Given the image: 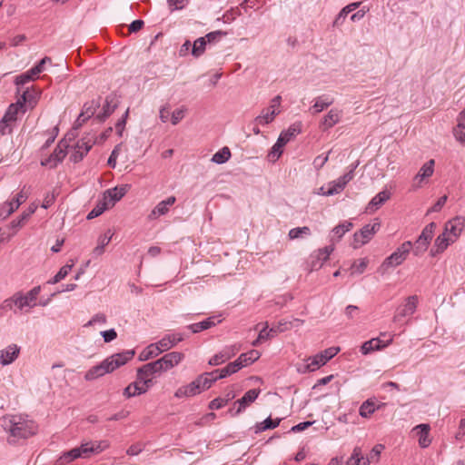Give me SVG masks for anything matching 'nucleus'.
I'll return each instance as SVG.
<instances>
[{
  "label": "nucleus",
  "instance_id": "1",
  "mask_svg": "<svg viewBox=\"0 0 465 465\" xmlns=\"http://www.w3.org/2000/svg\"><path fill=\"white\" fill-rule=\"evenodd\" d=\"M2 427L10 433V444L18 439H27L36 432L35 423L23 415H8L2 419Z\"/></svg>",
  "mask_w": 465,
  "mask_h": 465
},
{
  "label": "nucleus",
  "instance_id": "2",
  "mask_svg": "<svg viewBox=\"0 0 465 465\" xmlns=\"http://www.w3.org/2000/svg\"><path fill=\"white\" fill-rule=\"evenodd\" d=\"M134 356V351L132 350L113 354L104 359L100 364L89 369L84 375V379L85 381H90L96 380L106 373H111L117 368L124 365L128 361L132 360Z\"/></svg>",
  "mask_w": 465,
  "mask_h": 465
},
{
  "label": "nucleus",
  "instance_id": "3",
  "mask_svg": "<svg viewBox=\"0 0 465 465\" xmlns=\"http://www.w3.org/2000/svg\"><path fill=\"white\" fill-rule=\"evenodd\" d=\"M340 351L339 347H330L320 353L307 359L305 363L300 364L297 368L299 372L314 371L325 365Z\"/></svg>",
  "mask_w": 465,
  "mask_h": 465
},
{
  "label": "nucleus",
  "instance_id": "4",
  "mask_svg": "<svg viewBox=\"0 0 465 465\" xmlns=\"http://www.w3.org/2000/svg\"><path fill=\"white\" fill-rule=\"evenodd\" d=\"M412 248V243L410 241L404 242L400 247L396 249L389 257H387L378 269V272L385 274L391 267L401 265L407 258Z\"/></svg>",
  "mask_w": 465,
  "mask_h": 465
},
{
  "label": "nucleus",
  "instance_id": "5",
  "mask_svg": "<svg viewBox=\"0 0 465 465\" xmlns=\"http://www.w3.org/2000/svg\"><path fill=\"white\" fill-rule=\"evenodd\" d=\"M300 133V124H295L291 125L287 130L282 131L268 153L269 160L271 162H276L282 153V147Z\"/></svg>",
  "mask_w": 465,
  "mask_h": 465
},
{
  "label": "nucleus",
  "instance_id": "6",
  "mask_svg": "<svg viewBox=\"0 0 465 465\" xmlns=\"http://www.w3.org/2000/svg\"><path fill=\"white\" fill-rule=\"evenodd\" d=\"M381 223L376 220L373 223L364 225L359 232L353 234L352 247L358 249L369 242L374 234L380 230Z\"/></svg>",
  "mask_w": 465,
  "mask_h": 465
},
{
  "label": "nucleus",
  "instance_id": "7",
  "mask_svg": "<svg viewBox=\"0 0 465 465\" xmlns=\"http://www.w3.org/2000/svg\"><path fill=\"white\" fill-rule=\"evenodd\" d=\"M357 165L351 166V170L347 172L342 176L339 177L337 180L330 182L328 183V189L324 193L326 196H331L334 194L340 193L347 185V183L351 181L354 177V170Z\"/></svg>",
  "mask_w": 465,
  "mask_h": 465
},
{
  "label": "nucleus",
  "instance_id": "8",
  "mask_svg": "<svg viewBox=\"0 0 465 465\" xmlns=\"http://www.w3.org/2000/svg\"><path fill=\"white\" fill-rule=\"evenodd\" d=\"M41 288L40 286H35L25 294L22 292L15 293L16 298V307L23 311L25 307L33 308L36 305V299L38 294L40 293Z\"/></svg>",
  "mask_w": 465,
  "mask_h": 465
},
{
  "label": "nucleus",
  "instance_id": "9",
  "mask_svg": "<svg viewBox=\"0 0 465 465\" xmlns=\"http://www.w3.org/2000/svg\"><path fill=\"white\" fill-rule=\"evenodd\" d=\"M159 372H162L161 368L157 361H154L143 365L141 368L137 370V379L139 382L149 384L151 386L153 381L149 377L153 374Z\"/></svg>",
  "mask_w": 465,
  "mask_h": 465
},
{
  "label": "nucleus",
  "instance_id": "10",
  "mask_svg": "<svg viewBox=\"0 0 465 465\" xmlns=\"http://www.w3.org/2000/svg\"><path fill=\"white\" fill-rule=\"evenodd\" d=\"M417 303L418 297L416 295L409 296L405 303L397 308L393 317L394 322H400L402 318L412 315L416 311Z\"/></svg>",
  "mask_w": 465,
  "mask_h": 465
},
{
  "label": "nucleus",
  "instance_id": "11",
  "mask_svg": "<svg viewBox=\"0 0 465 465\" xmlns=\"http://www.w3.org/2000/svg\"><path fill=\"white\" fill-rule=\"evenodd\" d=\"M26 199L27 195L21 191L16 194L13 201L5 203L0 212V219L5 220L9 217L23 203L26 201Z\"/></svg>",
  "mask_w": 465,
  "mask_h": 465
},
{
  "label": "nucleus",
  "instance_id": "12",
  "mask_svg": "<svg viewBox=\"0 0 465 465\" xmlns=\"http://www.w3.org/2000/svg\"><path fill=\"white\" fill-rule=\"evenodd\" d=\"M465 226V220L462 217H455L445 224L444 232L449 240L456 241Z\"/></svg>",
  "mask_w": 465,
  "mask_h": 465
},
{
  "label": "nucleus",
  "instance_id": "13",
  "mask_svg": "<svg viewBox=\"0 0 465 465\" xmlns=\"http://www.w3.org/2000/svg\"><path fill=\"white\" fill-rule=\"evenodd\" d=\"M184 355L179 351H172L164 354L162 358L156 360L162 371H167L168 370L178 365Z\"/></svg>",
  "mask_w": 465,
  "mask_h": 465
},
{
  "label": "nucleus",
  "instance_id": "14",
  "mask_svg": "<svg viewBox=\"0 0 465 465\" xmlns=\"http://www.w3.org/2000/svg\"><path fill=\"white\" fill-rule=\"evenodd\" d=\"M69 143H66V139H62L54 149V153L45 161L42 162L43 165L49 164L51 167H55L58 163L62 162L66 155V149L69 147Z\"/></svg>",
  "mask_w": 465,
  "mask_h": 465
},
{
  "label": "nucleus",
  "instance_id": "15",
  "mask_svg": "<svg viewBox=\"0 0 465 465\" xmlns=\"http://www.w3.org/2000/svg\"><path fill=\"white\" fill-rule=\"evenodd\" d=\"M94 143V142L91 138L87 140L85 138L79 140L75 145L74 153L70 156L71 161L74 163L82 161L84 155H86L93 147Z\"/></svg>",
  "mask_w": 465,
  "mask_h": 465
},
{
  "label": "nucleus",
  "instance_id": "16",
  "mask_svg": "<svg viewBox=\"0 0 465 465\" xmlns=\"http://www.w3.org/2000/svg\"><path fill=\"white\" fill-rule=\"evenodd\" d=\"M261 391L259 389L249 390L245 394L234 402L237 405V409L233 415H238L244 411L251 403H252L259 396Z\"/></svg>",
  "mask_w": 465,
  "mask_h": 465
},
{
  "label": "nucleus",
  "instance_id": "17",
  "mask_svg": "<svg viewBox=\"0 0 465 465\" xmlns=\"http://www.w3.org/2000/svg\"><path fill=\"white\" fill-rule=\"evenodd\" d=\"M118 106V99L116 94H110L105 97L104 104L102 108V112L97 114L99 121L104 122L109 117Z\"/></svg>",
  "mask_w": 465,
  "mask_h": 465
},
{
  "label": "nucleus",
  "instance_id": "18",
  "mask_svg": "<svg viewBox=\"0 0 465 465\" xmlns=\"http://www.w3.org/2000/svg\"><path fill=\"white\" fill-rule=\"evenodd\" d=\"M176 202V198L174 196H169L167 199L161 201L157 203V205L152 210L148 218L157 219L162 215H165L169 212V208L173 205Z\"/></svg>",
  "mask_w": 465,
  "mask_h": 465
},
{
  "label": "nucleus",
  "instance_id": "19",
  "mask_svg": "<svg viewBox=\"0 0 465 465\" xmlns=\"http://www.w3.org/2000/svg\"><path fill=\"white\" fill-rule=\"evenodd\" d=\"M20 348L15 344L8 345L0 351V363L3 366L11 364L19 355Z\"/></svg>",
  "mask_w": 465,
  "mask_h": 465
},
{
  "label": "nucleus",
  "instance_id": "20",
  "mask_svg": "<svg viewBox=\"0 0 465 465\" xmlns=\"http://www.w3.org/2000/svg\"><path fill=\"white\" fill-rule=\"evenodd\" d=\"M127 185L123 187H114L108 189L104 193L103 198L108 202L109 207L114 206L116 202L121 200L127 193Z\"/></svg>",
  "mask_w": 465,
  "mask_h": 465
},
{
  "label": "nucleus",
  "instance_id": "21",
  "mask_svg": "<svg viewBox=\"0 0 465 465\" xmlns=\"http://www.w3.org/2000/svg\"><path fill=\"white\" fill-rule=\"evenodd\" d=\"M341 118V111L337 108L331 109L323 117L321 127L323 131L329 130L340 122Z\"/></svg>",
  "mask_w": 465,
  "mask_h": 465
},
{
  "label": "nucleus",
  "instance_id": "22",
  "mask_svg": "<svg viewBox=\"0 0 465 465\" xmlns=\"http://www.w3.org/2000/svg\"><path fill=\"white\" fill-rule=\"evenodd\" d=\"M150 388L149 384L139 382L138 379L134 382L130 383L124 391V395L127 398H131L136 395L145 393Z\"/></svg>",
  "mask_w": 465,
  "mask_h": 465
},
{
  "label": "nucleus",
  "instance_id": "23",
  "mask_svg": "<svg viewBox=\"0 0 465 465\" xmlns=\"http://www.w3.org/2000/svg\"><path fill=\"white\" fill-rule=\"evenodd\" d=\"M201 387L196 379L186 386L180 387L174 393L176 398L192 397L201 392Z\"/></svg>",
  "mask_w": 465,
  "mask_h": 465
},
{
  "label": "nucleus",
  "instance_id": "24",
  "mask_svg": "<svg viewBox=\"0 0 465 465\" xmlns=\"http://www.w3.org/2000/svg\"><path fill=\"white\" fill-rule=\"evenodd\" d=\"M390 193L386 190L376 194L366 207V212L371 213L378 210L387 200L390 199Z\"/></svg>",
  "mask_w": 465,
  "mask_h": 465
},
{
  "label": "nucleus",
  "instance_id": "25",
  "mask_svg": "<svg viewBox=\"0 0 465 465\" xmlns=\"http://www.w3.org/2000/svg\"><path fill=\"white\" fill-rule=\"evenodd\" d=\"M37 209V205L31 203L29 207L22 213V214L15 220H13L10 223L11 228L19 229L24 226L27 219L35 213Z\"/></svg>",
  "mask_w": 465,
  "mask_h": 465
},
{
  "label": "nucleus",
  "instance_id": "26",
  "mask_svg": "<svg viewBox=\"0 0 465 465\" xmlns=\"http://www.w3.org/2000/svg\"><path fill=\"white\" fill-rule=\"evenodd\" d=\"M215 319L216 318L214 316L209 317L200 322L188 325L187 329H189L193 333L201 332L215 326L217 322H220V321L216 322Z\"/></svg>",
  "mask_w": 465,
  "mask_h": 465
},
{
  "label": "nucleus",
  "instance_id": "27",
  "mask_svg": "<svg viewBox=\"0 0 465 465\" xmlns=\"http://www.w3.org/2000/svg\"><path fill=\"white\" fill-rule=\"evenodd\" d=\"M452 242H454V241L449 240V236L443 232L435 240L434 247L430 250V254L435 256L442 252Z\"/></svg>",
  "mask_w": 465,
  "mask_h": 465
},
{
  "label": "nucleus",
  "instance_id": "28",
  "mask_svg": "<svg viewBox=\"0 0 465 465\" xmlns=\"http://www.w3.org/2000/svg\"><path fill=\"white\" fill-rule=\"evenodd\" d=\"M430 429L429 424H420L414 428L419 436V444L421 448H427L431 442L429 438Z\"/></svg>",
  "mask_w": 465,
  "mask_h": 465
},
{
  "label": "nucleus",
  "instance_id": "29",
  "mask_svg": "<svg viewBox=\"0 0 465 465\" xmlns=\"http://www.w3.org/2000/svg\"><path fill=\"white\" fill-rule=\"evenodd\" d=\"M241 369H242L241 362H238V361L235 360L234 361L230 362L229 364H227L223 369H219V370H215L213 371H211L210 374L219 373L218 379H223V378H226V377H228V376L237 372Z\"/></svg>",
  "mask_w": 465,
  "mask_h": 465
},
{
  "label": "nucleus",
  "instance_id": "30",
  "mask_svg": "<svg viewBox=\"0 0 465 465\" xmlns=\"http://www.w3.org/2000/svg\"><path fill=\"white\" fill-rule=\"evenodd\" d=\"M387 346V343H383L381 340L379 338H373L370 341H365L361 347V351L363 355H367L376 350H381V348H384Z\"/></svg>",
  "mask_w": 465,
  "mask_h": 465
},
{
  "label": "nucleus",
  "instance_id": "31",
  "mask_svg": "<svg viewBox=\"0 0 465 465\" xmlns=\"http://www.w3.org/2000/svg\"><path fill=\"white\" fill-rule=\"evenodd\" d=\"M234 355V351L231 349H224L222 351L216 353L209 360V365L211 366H218L229 359H231Z\"/></svg>",
  "mask_w": 465,
  "mask_h": 465
},
{
  "label": "nucleus",
  "instance_id": "32",
  "mask_svg": "<svg viewBox=\"0 0 465 465\" xmlns=\"http://www.w3.org/2000/svg\"><path fill=\"white\" fill-rule=\"evenodd\" d=\"M332 104V98H330L328 95L322 94L315 98L314 104L311 109L313 111V114H319L322 112L325 108L331 105Z\"/></svg>",
  "mask_w": 465,
  "mask_h": 465
},
{
  "label": "nucleus",
  "instance_id": "33",
  "mask_svg": "<svg viewBox=\"0 0 465 465\" xmlns=\"http://www.w3.org/2000/svg\"><path fill=\"white\" fill-rule=\"evenodd\" d=\"M261 357L259 351L251 350L248 352L242 353L236 360L241 362V367L247 366L253 363Z\"/></svg>",
  "mask_w": 465,
  "mask_h": 465
},
{
  "label": "nucleus",
  "instance_id": "34",
  "mask_svg": "<svg viewBox=\"0 0 465 465\" xmlns=\"http://www.w3.org/2000/svg\"><path fill=\"white\" fill-rule=\"evenodd\" d=\"M435 161L433 159L425 163L419 173L416 174L414 180L421 182L425 178H429L433 174Z\"/></svg>",
  "mask_w": 465,
  "mask_h": 465
},
{
  "label": "nucleus",
  "instance_id": "35",
  "mask_svg": "<svg viewBox=\"0 0 465 465\" xmlns=\"http://www.w3.org/2000/svg\"><path fill=\"white\" fill-rule=\"evenodd\" d=\"M352 228V223L351 222H343L339 225L335 226L332 229L333 236H331V241L334 242L335 241H340L341 237L349 232Z\"/></svg>",
  "mask_w": 465,
  "mask_h": 465
},
{
  "label": "nucleus",
  "instance_id": "36",
  "mask_svg": "<svg viewBox=\"0 0 465 465\" xmlns=\"http://www.w3.org/2000/svg\"><path fill=\"white\" fill-rule=\"evenodd\" d=\"M99 106H100V102L98 100H92L90 102H86L84 104L82 112H81V116H84V118L83 119V122H85L90 117H92L95 114V112L99 108Z\"/></svg>",
  "mask_w": 465,
  "mask_h": 465
},
{
  "label": "nucleus",
  "instance_id": "37",
  "mask_svg": "<svg viewBox=\"0 0 465 465\" xmlns=\"http://www.w3.org/2000/svg\"><path fill=\"white\" fill-rule=\"evenodd\" d=\"M281 419L277 418L272 420L270 417L265 419L263 421L256 423L254 427V432L260 433L267 430H272L279 426Z\"/></svg>",
  "mask_w": 465,
  "mask_h": 465
},
{
  "label": "nucleus",
  "instance_id": "38",
  "mask_svg": "<svg viewBox=\"0 0 465 465\" xmlns=\"http://www.w3.org/2000/svg\"><path fill=\"white\" fill-rule=\"evenodd\" d=\"M370 460L362 456L361 450L359 447L354 448L351 458L346 465H369Z\"/></svg>",
  "mask_w": 465,
  "mask_h": 465
},
{
  "label": "nucleus",
  "instance_id": "39",
  "mask_svg": "<svg viewBox=\"0 0 465 465\" xmlns=\"http://www.w3.org/2000/svg\"><path fill=\"white\" fill-rule=\"evenodd\" d=\"M22 108H23V103H21V101L18 100L15 104H11L8 106V108L3 117L5 119H6L7 121L15 124L17 119V114H18L19 110Z\"/></svg>",
  "mask_w": 465,
  "mask_h": 465
},
{
  "label": "nucleus",
  "instance_id": "40",
  "mask_svg": "<svg viewBox=\"0 0 465 465\" xmlns=\"http://www.w3.org/2000/svg\"><path fill=\"white\" fill-rule=\"evenodd\" d=\"M276 115L271 113L267 108L262 110L261 114L255 117L253 123L257 125H266L273 122Z\"/></svg>",
  "mask_w": 465,
  "mask_h": 465
},
{
  "label": "nucleus",
  "instance_id": "41",
  "mask_svg": "<svg viewBox=\"0 0 465 465\" xmlns=\"http://www.w3.org/2000/svg\"><path fill=\"white\" fill-rule=\"evenodd\" d=\"M160 353H162L161 349L155 343H151L146 349L141 353L140 360L147 361L149 359L157 357Z\"/></svg>",
  "mask_w": 465,
  "mask_h": 465
},
{
  "label": "nucleus",
  "instance_id": "42",
  "mask_svg": "<svg viewBox=\"0 0 465 465\" xmlns=\"http://www.w3.org/2000/svg\"><path fill=\"white\" fill-rule=\"evenodd\" d=\"M312 234L311 229L308 226L296 227L289 231L288 236L290 240H296L310 236Z\"/></svg>",
  "mask_w": 465,
  "mask_h": 465
},
{
  "label": "nucleus",
  "instance_id": "43",
  "mask_svg": "<svg viewBox=\"0 0 465 465\" xmlns=\"http://www.w3.org/2000/svg\"><path fill=\"white\" fill-rule=\"evenodd\" d=\"M210 376H213V374L205 372L196 378V381L201 387V391L209 389L214 381L219 380L218 377L210 378Z\"/></svg>",
  "mask_w": 465,
  "mask_h": 465
},
{
  "label": "nucleus",
  "instance_id": "44",
  "mask_svg": "<svg viewBox=\"0 0 465 465\" xmlns=\"http://www.w3.org/2000/svg\"><path fill=\"white\" fill-rule=\"evenodd\" d=\"M231 157V151L228 147H223L221 150L216 152L213 157L212 162L222 164L226 163Z\"/></svg>",
  "mask_w": 465,
  "mask_h": 465
},
{
  "label": "nucleus",
  "instance_id": "45",
  "mask_svg": "<svg viewBox=\"0 0 465 465\" xmlns=\"http://www.w3.org/2000/svg\"><path fill=\"white\" fill-rule=\"evenodd\" d=\"M109 208L108 202L104 201V198L100 200L94 208L87 214V219L91 220L101 215L105 210Z\"/></svg>",
  "mask_w": 465,
  "mask_h": 465
},
{
  "label": "nucleus",
  "instance_id": "46",
  "mask_svg": "<svg viewBox=\"0 0 465 465\" xmlns=\"http://www.w3.org/2000/svg\"><path fill=\"white\" fill-rule=\"evenodd\" d=\"M206 45L205 37L197 38L192 46V54L196 58L200 57L204 53Z\"/></svg>",
  "mask_w": 465,
  "mask_h": 465
},
{
  "label": "nucleus",
  "instance_id": "47",
  "mask_svg": "<svg viewBox=\"0 0 465 465\" xmlns=\"http://www.w3.org/2000/svg\"><path fill=\"white\" fill-rule=\"evenodd\" d=\"M162 352L168 351L169 349L176 345L174 341V334L164 335L158 342H156Z\"/></svg>",
  "mask_w": 465,
  "mask_h": 465
},
{
  "label": "nucleus",
  "instance_id": "48",
  "mask_svg": "<svg viewBox=\"0 0 465 465\" xmlns=\"http://www.w3.org/2000/svg\"><path fill=\"white\" fill-rule=\"evenodd\" d=\"M282 325V323H279L277 327H272L271 329H268V323L265 322L264 326L260 330V332L263 333L265 341L270 340L275 337L279 332L283 331Z\"/></svg>",
  "mask_w": 465,
  "mask_h": 465
},
{
  "label": "nucleus",
  "instance_id": "49",
  "mask_svg": "<svg viewBox=\"0 0 465 465\" xmlns=\"http://www.w3.org/2000/svg\"><path fill=\"white\" fill-rule=\"evenodd\" d=\"M435 228H436V223L433 222L429 223L427 226H425V228L422 230L420 235L419 236L420 242H421V240H422V241H425L428 243H430V240L433 237Z\"/></svg>",
  "mask_w": 465,
  "mask_h": 465
},
{
  "label": "nucleus",
  "instance_id": "50",
  "mask_svg": "<svg viewBox=\"0 0 465 465\" xmlns=\"http://www.w3.org/2000/svg\"><path fill=\"white\" fill-rule=\"evenodd\" d=\"M375 411L374 403L369 400L364 401L359 410V413L363 418L370 417Z\"/></svg>",
  "mask_w": 465,
  "mask_h": 465
},
{
  "label": "nucleus",
  "instance_id": "51",
  "mask_svg": "<svg viewBox=\"0 0 465 465\" xmlns=\"http://www.w3.org/2000/svg\"><path fill=\"white\" fill-rule=\"evenodd\" d=\"M334 251V246L331 244V245H329V246H326L324 248H322V249H319L317 250L314 254L316 257L320 258V260L324 262L325 261H327L329 259V256L331 255V253Z\"/></svg>",
  "mask_w": 465,
  "mask_h": 465
},
{
  "label": "nucleus",
  "instance_id": "52",
  "mask_svg": "<svg viewBox=\"0 0 465 465\" xmlns=\"http://www.w3.org/2000/svg\"><path fill=\"white\" fill-rule=\"evenodd\" d=\"M384 448L385 447L382 444H376L372 448V450H371L369 456L366 458V459L370 460V463L373 462V461H375V462L379 461L381 453L384 450Z\"/></svg>",
  "mask_w": 465,
  "mask_h": 465
},
{
  "label": "nucleus",
  "instance_id": "53",
  "mask_svg": "<svg viewBox=\"0 0 465 465\" xmlns=\"http://www.w3.org/2000/svg\"><path fill=\"white\" fill-rule=\"evenodd\" d=\"M45 62H48V64H51L52 60L48 56H45L43 59L39 61L37 64H35L30 69V73L35 75H37L38 74L42 73L45 70Z\"/></svg>",
  "mask_w": 465,
  "mask_h": 465
},
{
  "label": "nucleus",
  "instance_id": "54",
  "mask_svg": "<svg viewBox=\"0 0 465 465\" xmlns=\"http://www.w3.org/2000/svg\"><path fill=\"white\" fill-rule=\"evenodd\" d=\"M429 243L425 241L421 240V242H420V238L416 241L414 246L412 245L413 249V254L416 256L421 255L428 248Z\"/></svg>",
  "mask_w": 465,
  "mask_h": 465
},
{
  "label": "nucleus",
  "instance_id": "55",
  "mask_svg": "<svg viewBox=\"0 0 465 465\" xmlns=\"http://www.w3.org/2000/svg\"><path fill=\"white\" fill-rule=\"evenodd\" d=\"M282 102V97L280 95H276L271 101V104L268 107H266L271 113L273 111L274 115H278L280 114V105Z\"/></svg>",
  "mask_w": 465,
  "mask_h": 465
},
{
  "label": "nucleus",
  "instance_id": "56",
  "mask_svg": "<svg viewBox=\"0 0 465 465\" xmlns=\"http://www.w3.org/2000/svg\"><path fill=\"white\" fill-rule=\"evenodd\" d=\"M367 264L368 261L365 258L359 260L358 262H354L351 266L352 273L361 274L365 271Z\"/></svg>",
  "mask_w": 465,
  "mask_h": 465
},
{
  "label": "nucleus",
  "instance_id": "57",
  "mask_svg": "<svg viewBox=\"0 0 465 465\" xmlns=\"http://www.w3.org/2000/svg\"><path fill=\"white\" fill-rule=\"evenodd\" d=\"M226 33L221 30L213 31L211 33H208L204 37L206 40V43L212 44L219 41L222 36L225 35Z\"/></svg>",
  "mask_w": 465,
  "mask_h": 465
},
{
  "label": "nucleus",
  "instance_id": "58",
  "mask_svg": "<svg viewBox=\"0 0 465 465\" xmlns=\"http://www.w3.org/2000/svg\"><path fill=\"white\" fill-rule=\"evenodd\" d=\"M186 110L184 106H182L173 112L171 120L173 125H176L184 117Z\"/></svg>",
  "mask_w": 465,
  "mask_h": 465
},
{
  "label": "nucleus",
  "instance_id": "59",
  "mask_svg": "<svg viewBox=\"0 0 465 465\" xmlns=\"http://www.w3.org/2000/svg\"><path fill=\"white\" fill-rule=\"evenodd\" d=\"M322 264L323 262L320 260V258L316 257L314 253L310 256L308 266L311 272L319 270L322 268Z\"/></svg>",
  "mask_w": 465,
  "mask_h": 465
},
{
  "label": "nucleus",
  "instance_id": "60",
  "mask_svg": "<svg viewBox=\"0 0 465 465\" xmlns=\"http://www.w3.org/2000/svg\"><path fill=\"white\" fill-rule=\"evenodd\" d=\"M13 123L4 117L0 121V134L2 135L10 134L13 131Z\"/></svg>",
  "mask_w": 465,
  "mask_h": 465
},
{
  "label": "nucleus",
  "instance_id": "61",
  "mask_svg": "<svg viewBox=\"0 0 465 465\" xmlns=\"http://www.w3.org/2000/svg\"><path fill=\"white\" fill-rule=\"evenodd\" d=\"M82 454L80 453L79 448L72 449L71 450L65 452L62 457L61 460H65V461L69 462L72 461L77 458H81Z\"/></svg>",
  "mask_w": 465,
  "mask_h": 465
},
{
  "label": "nucleus",
  "instance_id": "62",
  "mask_svg": "<svg viewBox=\"0 0 465 465\" xmlns=\"http://www.w3.org/2000/svg\"><path fill=\"white\" fill-rule=\"evenodd\" d=\"M106 321V316L104 313H97L93 316L92 319L84 326L88 327L95 324H105Z\"/></svg>",
  "mask_w": 465,
  "mask_h": 465
},
{
  "label": "nucleus",
  "instance_id": "63",
  "mask_svg": "<svg viewBox=\"0 0 465 465\" xmlns=\"http://www.w3.org/2000/svg\"><path fill=\"white\" fill-rule=\"evenodd\" d=\"M34 76H35V74H32L30 73V70L27 71L26 73L25 74H22L20 75H18L16 78H15V84L16 85H24L26 83L30 82L31 80H33Z\"/></svg>",
  "mask_w": 465,
  "mask_h": 465
},
{
  "label": "nucleus",
  "instance_id": "64",
  "mask_svg": "<svg viewBox=\"0 0 465 465\" xmlns=\"http://www.w3.org/2000/svg\"><path fill=\"white\" fill-rule=\"evenodd\" d=\"M79 448L80 453L82 454L81 458H87L94 452L93 444L92 442H86L81 444Z\"/></svg>",
  "mask_w": 465,
  "mask_h": 465
}]
</instances>
